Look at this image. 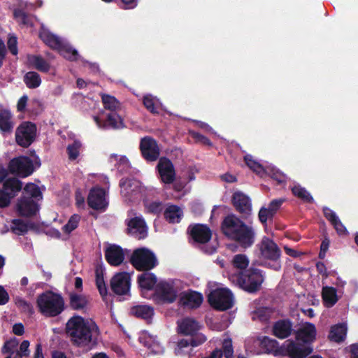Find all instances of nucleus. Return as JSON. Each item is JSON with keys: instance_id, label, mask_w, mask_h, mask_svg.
I'll use <instances>...</instances> for the list:
<instances>
[{"instance_id": "13", "label": "nucleus", "mask_w": 358, "mask_h": 358, "mask_svg": "<svg viewBox=\"0 0 358 358\" xmlns=\"http://www.w3.org/2000/svg\"><path fill=\"white\" fill-rule=\"evenodd\" d=\"M140 150L143 157L147 162H155L159 159L160 149L155 139L150 136L141 138L140 142Z\"/></svg>"}, {"instance_id": "61", "label": "nucleus", "mask_w": 358, "mask_h": 358, "mask_svg": "<svg viewBox=\"0 0 358 358\" xmlns=\"http://www.w3.org/2000/svg\"><path fill=\"white\" fill-rule=\"evenodd\" d=\"M190 341L191 346L196 347L203 344L206 341V337L203 334L196 332L194 336H191Z\"/></svg>"}, {"instance_id": "60", "label": "nucleus", "mask_w": 358, "mask_h": 358, "mask_svg": "<svg viewBox=\"0 0 358 358\" xmlns=\"http://www.w3.org/2000/svg\"><path fill=\"white\" fill-rule=\"evenodd\" d=\"M143 105L147 108L148 110H149L152 114H157L158 110H157V108L155 107V104L154 102V100L150 96H144L143 100Z\"/></svg>"}, {"instance_id": "49", "label": "nucleus", "mask_w": 358, "mask_h": 358, "mask_svg": "<svg viewBox=\"0 0 358 358\" xmlns=\"http://www.w3.org/2000/svg\"><path fill=\"white\" fill-rule=\"evenodd\" d=\"M233 266L239 269H245L249 264V259L244 254H238L234 255L232 260Z\"/></svg>"}, {"instance_id": "10", "label": "nucleus", "mask_w": 358, "mask_h": 358, "mask_svg": "<svg viewBox=\"0 0 358 358\" xmlns=\"http://www.w3.org/2000/svg\"><path fill=\"white\" fill-rule=\"evenodd\" d=\"M313 352V348L293 340H287L282 345L281 355L289 358H306Z\"/></svg>"}, {"instance_id": "21", "label": "nucleus", "mask_w": 358, "mask_h": 358, "mask_svg": "<svg viewBox=\"0 0 358 358\" xmlns=\"http://www.w3.org/2000/svg\"><path fill=\"white\" fill-rule=\"evenodd\" d=\"M231 202L236 210L240 214L248 215L252 211L250 199L241 192L233 194Z\"/></svg>"}, {"instance_id": "39", "label": "nucleus", "mask_w": 358, "mask_h": 358, "mask_svg": "<svg viewBox=\"0 0 358 358\" xmlns=\"http://www.w3.org/2000/svg\"><path fill=\"white\" fill-rule=\"evenodd\" d=\"M24 82L28 88L35 89L40 86L41 79L38 73L35 71H29L24 75Z\"/></svg>"}, {"instance_id": "12", "label": "nucleus", "mask_w": 358, "mask_h": 358, "mask_svg": "<svg viewBox=\"0 0 358 358\" xmlns=\"http://www.w3.org/2000/svg\"><path fill=\"white\" fill-rule=\"evenodd\" d=\"M131 287V275L127 272L115 274L110 280L111 290L117 295L129 294Z\"/></svg>"}, {"instance_id": "36", "label": "nucleus", "mask_w": 358, "mask_h": 358, "mask_svg": "<svg viewBox=\"0 0 358 358\" xmlns=\"http://www.w3.org/2000/svg\"><path fill=\"white\" fill-rule=\"evenodd\" d=\"M165 219L170 223H178L182 217V211L178 206L176 205L169 206L164 213Z\"/></svg>"}, {"instance_id": "59", "label": "nucleus", "mask_w": 358, "mask_h": 358, "mask_svg": "<svg viewBox=\"0 0 358 358\" xmlns=\"http://www.w3.org/2000/svg\"><path fill=\"white\" fill-rule=\"evenodd\" d=\"M284 201L285 199H273L269 203L266 208L275 216Z\"/></svg>"}, {"instance_id": "19", "label": "nucleus", "mask_w": 358, "mask_h": 358, "mask_svg": "<svg viewBox=\"0 0 358 358\" xmlns=\"http://www.w3.org/2000/svg\"><path fill=\"white\" fill-rule=\"evenodd\" d=\"M87 203L92 209L105 210L108 204L105 189L99 187L92 188L87 197Z\"/></svg>"}, {"instance_id": "31", "label": "nucleus", "mask_w": 358, "mask_h": 358, "mask_svg": "<svg viewBox=\"0 0 358 358\" xmlns=\"http://www.w3.org/2000/svg\"><path fill=\"white\" fill-rule=\"evenodd\" d=\"M157 281L156 275L148 271H144V273L139 275L137 278L139 287L146 290L152 289L155 286L157 285Z\"/></svg>"}, {"instance_id": "14", "label": "nucleus", "mask_w": 358, "mask_h": 358, "mask_svg": "<svg viewBox=\"0 0 358 358\" xmlns=\"http://www.w3.org/2000/svg\"><path fill=\"white\" fill-rule=\"evenodd\" d=\"M126 233L137 239H143L147 236V225L142 217H134L125 220Z\"/></svg>"}, {"instance_id": "64", "label": "nucleus", "mask_w": 358, "mask_h": 358, "mask_svg": "<svg viewBox=\"0 0 358 358\" xmlns=\"http://www.w3.org/2000/svg\"><path fill=\"white\" fill-rule=\"evenodd\" d=\"M129 168V160L125 157H122L120 159V163L117 168L118 171L121 173H123L124 172H127Z\"/></svg>"}, {"instance_id": "43", "label": "nucleus", "mask_w": 358, "mask_h": 358, "mask_svg": "<svg viewBox=\"0 0 358 358\" xmlns=\"http://www.w3.org/2000/svg\"><path fill=\"white\" fill-rule=\"evenodd\" d=\"M10 231L17 235L24 234L28 231V225L21 219H13L11 221Z\"/></svg>"}, {"instance_id": "25", "label": "nucleus", "mask_w": 358, "mask_h": 358, "mask_svg": "<svg viewBox=\"0 0 358 358\" xmlns=\"http://www.w3.org/2000/svg\"><path fill=\"white\" fill-rule=\"evenodd\" d=\"M120 187L122 195L129 199L136 195L140 189L139 182L131 178H122L120 181Z\"/></svg>"}, {"instance_id": "38", "label": "nucleus", "mask_w": 358, "mask_h": 358, "mask_svg": "<svg viewBox=\"0 0 358 358\" xmlns=\"http://www.w3.org/2000/svg\"><path fill=\"white\" fill-rule=\"evenodd\" d=\"M26 197H31L32 199L36 201L42 200L43 194L40 187L34 183H28L24 187V194Z\"/></svg>"}, {"instance_id": "46", "label": "nucleus", "mask_w": 358, "mask_h": 358, "mask_svg": "<svg viewBox=\"0 0 358 358\" xmlns=\"http://www.w3.org/2000/svg\"><path fill=\"white\" fill-rule=\"evenodd\" d=\"M273 311L271 308L261 307L255 311V316L262 322H267L270 320Z\"/></svg>"}, {"instance_id": "35", "label": "nucleus", "mask_w": 358, "mask_h": 358, "mask_svg": "<svg viewBox=\"0 0 358 358\" xmlns=\"http://www.w3.org/2000/svg\"><path fill=\"white\" fill-rule=\"evenodd\" d=\"M28 62L34 69L47 73L50 69V64L41 55H30L28 57Z\"/></svg>"}, {"instance_id": "23", "label": "nucleus", "mask_w": 358, "mask_h": 358, "mask_svg": "<svg viewBox=\"0 0 358 358\" xmlns=\"http://www.w3.org/2000/svg\"><path fill=\"white\" fill-rule=\"evenodd\" d=\"M104 252L106 260L111 266H120L124 260V252L120 245H109Z\"/></svg>"}, {"instance_id": "37", "label": "nucleus", "mask_w": 358, "mask_h": 358, "mask_svg": "<svg viewBox=\"0 0 358 358\" xmlns=\"http://www.w3.org/2000/svg\"><path fill=\"white\" fill-rule=\"evenodd\" d=\"M291 190L296 197L300 199L303 201L308 203H313L314 202L313 197L305 187H303L299 185H295L292 187Z\"/></svg>"}, {"instance_id": "33", "label": "nucleus", "mask_w": 358, "mask_h": 358, "mask_svg": "<svg viewBox=\"0 0 358 358\" xmlns=\"http://www.w3.org/2000/svg\"><path fill=\"white\" fill-rule=\"evenodd\" d=\"M13 115L9 110H0V130L6 134L12 132L14 123L12 121Z\"/></svg>"}, {"instance_id": "5", "label": "nucleus", "mask_w": 358, "mask_h": 358, "mask_svg": "<svg viewBox=\"0 0 358 358\" xmlns=\"http://www.w3.org/2000/svg\"><path fill=\"white\" fill-rule=\"evenodd\" d=\"M130 262L136 270L141 271H149L158 264L155 253L145 248L134 250Z\"/></svg>"}, {"instance_id": "4", "label": "nucleus", "mask_w": 358, "mask_h": 358, "mask_svg": "<svg viewBox=\"0 0 358 358\" xmlns=\"http://www.w3.org/2000/svg\"><path fill=\"white\" fill-rule=\"evenodd\" d=\"M232 280L248 293H255L261 288L264 278L262 271L258 268H250L238 274L231 276Z\"/></svg>"}, {"instance_id": "52", "label": "nucleus", "mask_w": 358, "mask_h": 358, "mask_svg": "<svg viewBox=\"0 0 358 358\" xmlns=\"http://www.w3.org/2000/svg\"><path fill=\"white\" fill-rule=\"evenodd\" d=\"M191 346V341L190 338H182L178 341L177 348L175 349V354L176 355H184L187 351L185 350V348Z\"/></svg>"}, {"instance_id": "62", "label": "nucleus", "mask_w": 358, "mask_h": 358, "mask_svg": "<svg viewBox=\"0 0 358 358\" xmlns=\"http://www.w3.org/2000/svg\"><path fill=\"white\" fill-rule=\"evenodd\" d=\"M11 196L4 190L0 189V208L8 206L10 203Z\"/></svg>"}, {"instance_id": "41", "label": "nucleus", "mask_w": 358, "mask_h": 358, "mask_svg": "<svg viewBox=\"0 0 358 358\" xmlns=\"http://www.w3.org/2000/svg\"><path fill=\"white\" fill-rule=\"evenodd\" d=\"M106 123V127L109 126L113 129L124 127L123 119L116 112H110L107 115Z\"/></svg>"}, {"instance_id": "17", "label": "nucleus", "mask_w": 358, "mask_h": 358, "mask_svg": "<svg viewBox=\"0 0 358 358\" xmlns=\"http://www.w3.org/2000/svg\"><path fill=\"white\" fill-rule=\"evenodd\" d=\"M187 234L197 243L206 244L212 238V231L209 227L203 224H192L187 228Z\"/></svg>"}, {"instance_id": "26", "label": "nucleus", "mask_w": 358, "mask_h": 358, "mask_svg": "<svg viewBox=\"0 0 358 358\" xmlns=\"http://www.w3.org/2000/svg\"><path fill=\"white\" fill-rule=\"evenodd\" d=\"M259 347L267 354H273L275 356L281 355L282 345L279 346V343L274 338L264 336L258 338Z\"/></svg>"}, {"instance_id": "51", "label": "nucleus", "mask_w": 358, "mask_h": 358, "mask_svg": "<svg viewBox=\"0 0 358 358\" xmlns=\"http://www.w3.org/2000/svg\"><path fill=\"white\" fill-rule=\"evenodd\" d=\"M244 161L246 164V165L252 169L254 172L256 173H260L262 172L264 169L262 164H260L259 162H256L252 156L250 155H247L244 157Z\"/></svg>"}, {"instance_id": "63", "label": "nucleus", "mask_w": 358, "mask_h": 358, "mask_svg": "<svg viewBox=\"0 0 358 358\" xmlns=\"http://www.w3.org/2000/svg\"><path fill=\"white\" fill-rule=\"evenodd\" d=\"M322 211L324 216L331 224L338 219V217L336 215V214L331 208L327 206L323 208Z\"/></svg>"}, {"instance_id": "53", "label": "nucleus", "mask_w": 358, "mask_h": 358, "mask_svg": "<svg viewBox=\"0 0 358 358\" xmlns=\"http://www.w3.org/2000/svg\"><path fill=\"white\" fill-rule=\"evenodd\" d=\"M222 355L225 358H233L234 357V349L232 346V341L231 339H224L222 343Z\"/></svg>"}, {"instance_id": "9", "label": "nucleus", "mask_w": 358, "mask_h": 358, "mask_svg": "<svg viewBox=\"0 0 358 358\" xmlns=\"http://www.w3.org/2000/svg\"><path fill=\"white\" fill-rule=\"evenodd\" d=\"M8 172L20 178L31 176L34 171L33 161L27 156H19L12 159L8 166Z\"/></svg>"}, {"instance_id": "55", "label": "nucleus", "mask_w": 358, "mask_h": 358, "mask_svg": "<svg viewBox=\"0 0 358 358\" xmlns=\"http://www.w3.org/2000/svg\"><path fill=\"white\" fill-rule=\"evenodd\" d=\"M18 342L16 340L7 341L4 343L2 348L3 353H8L11 355H15L14 350L17 346Z\"/></svg>"}, {"instance_id": "40", "label": "nucleus", "mask_w": 358, "mask_h": 358, "mask_svg": "<svg viewBox=\"0 0 358 358\" xmlns=\"http://www.w3.org/2000/svg\"><path fill=\"white\" fill-rule=\"evenodd\" d=\"M57 50L66 59L70 61H76L78 59L79 55L78 51L71 45L62 43V47L58 48Z\"/></svg>"}, {"instance_id": "30", "label": "nucleus", "mask_w": 358, "mask_h": 358, "mask_svg": "<svg viewBox=\"0 0 358 358\" xmlns=\"http://www.w3.org/2000/svg\"><path fill=\"white\" fill-rule=\"evenodd\" d=\"M199 329V323L191 318H185L178 324V332L185 336H194Z\"/></svg>"}, {"instance_id": "8", "label": "nucleus", "mask_w": 358, "mask_h": 358, "mask_svg": "<svg viewBox=\"0 0 358 358\" xmlns=\"http://www.w3.org/2000/svg\"><path fill=\"white\" fill-rule=\"evenodd\" d=\"M208 301L215 310L224 311L233 306L234 297L229 289H217L208 294Z\"/></svg>"}, {"instance_id": "32", "label": "nucleus", "mask_w": 358, "mask_h": 358, "mask_svg": "<svg viewBox=\"0 0 358 358\" xmlns=\"http://www.w3.org/2000/svg\"><path fill=\"white\" fill-rule=\"evenodd\" d=\"M322 298L325 307H333L338 301L337 289L334 287H324L322 291Z\"/></svg>"}, {"instance_id": "24", "label": "nucleus", "mask_w": 358, "mask_h": 358, "mask_svg": "<svg viewBox=\"0 0 358 358\" xmlns=\"http://www.w3.org/2000/svg\"><path fill=\"white\" fill-rule=\"evenodd\" d=\"M89 303L87 296L75 292L69 293V304L72 310L85 313L88 309Z\"/></svg>"}, {"instance_id": "1", "label": "nucleus", "mask_w": 358, "mask_h": 358, "mask_svg": "<svg viewBox=\"0 0 358 358\" xmlns=\"http://www.w3.org/2000/svg\"><path fill=\"white\" fill-rule=\"evenodd\" d=\"M66 334L73 345L90 351L97 345L99 329L92 320L74 315L66 324Z\"/></svg>"}, {"instance_id": "18", "label": "nucleus", "mask_w": 358, "mask_h": 358, "mask_svg": "<svg viewBox=\"0 0 358 358\" xmlns=\"http://www.w3.org/2000/svg\"><path fill=\"white\" fill-rule=\"evenodd\" d=\"M294 323L289 318L275 321L271 328V334L278 339L283 340L294 334Z\"/></svg>"}, {"instance_id": "50", "label": "nucleus", "mask_w": 358, "mask_h": 358, "mask_svg": "<svg viewBox=\"0 0 358 358\" xmlns=\"http://www.w3.org/2000/svg\"><path fill=\"white\" fill-rule=\"evenodd\" d=\"M96 285L101 296H107V287L104 282L103 274L102 271H96Z\"/></svg>"}, {"instance_id": "11", "label": "nucleus", "mask_w": 358, "mask_h": 358, "mask_svg": "<svg viewBox=\"0 0 358 358\" xmlns=\"http://www.w3.org/2000/svg\"><path fill=\"white\" fill-rule=\"evenodd\" d=\"M160 181L166 185L173 184L176 178V172L173 162L166 157L159 159L156 166Z\"/></svg>"}, {"instance_id": "47", "label": "nucleus", "mask_w": 358, "mask_h": 358, "mask_svg": "<svg viewBox=\"0 0 358 358\" xmlns=\"http://www.w3.org/2000/svg\"><path fill=\"white\" fill-rule=\"evenodd\" d=\"M81 146L82 144L78 140H75L72 144L67 146L66 150L70 160H75L78 158Z\"/></svg>"}, {"instance_id": "22", "label": "nucleus", "mask_w": 358, "mask_h": 358, "mask_svg": "<svg viewBox=\"0 0 358 358\" xmlns=\"http://www.w3.org/2000/svg\"><path fill=\"white\" fill-rule=\"evenodd\" d=\"M155 291L160 300L164 303H173L177 298V291L172 284L167 282H159L156 285Z\"/></svg>"}, {"instance_id": "16", "label": "nucleus", "mask_w": 358, "mask_h": 358, "mask_svg": "<svg viewBox=\"0 0 358 358\" xmlns=\"http://www.w3.org/2000/svg\"><path fill=\"white\" fill-rule=\"evenodd\" d=\"M294 335L296 341L299 343L301 342L305 345L312 344L316 341L317 329L315 325L306 322L296 330H294Z\"/></svg>"}, {"instance_id": "45", "label": "nucleus", "mask_w": 358, "mask_h": 358, "mask_svg": "<svg viewBox=\"0 0 358 358\" xmlns=\"http://www.w3.org/2000/svg\"><path fill=\"white\" fill-rule=\"evenodd\" d=\"M80 216L78 214H74L68 220L67 223L62 227V231L66 234H71L75 230L79 224Z\"/></svg>"}, {"instance_id": "54", "label": "nucleus", "mask_w": 358, "mask_h": 358, "mask_svg": "<svg viewBox=\"0 0 358 358\" xmlns=\"http://www.w3.org/2000/svg\"><path fill=\"white\" fill-rule=\"evenodd\" d=\"M190 134L192 138L196 143H199L204 145H212V142L210 141V140L208 137L201 134L200 133L196 131H190Z\"/></svg>"}, {"instance_id": "2", "label": "nucleus", "mask_w": 358, "mask_h": 358, "mask_svg": "<svg viewBox=\"0 0 358 358\" xmlns=\"http://www.w3.org/2000/svg\"><path fill=\"white\" fill-rule=\"evenodd\" d=\"M221 230L225 236L236 241L245 249L250 248L255 243L254 229L234 215H228L224 218Z\"/></svg>"}, {"instance_id": "3", "label": "nucleus", "mask_w": 358, "mask_h": 358, "mask_svg": "<svg viewBox=\"0 0 358 358\" xmlns=\"http://www.w3.org/2000/svg\"><path fill=\"white\" fill-rule=\"evenodd\" d=\"M36 303L39 313L46 317H57L65 310L64 297L51 290L38 294Z\"/></svg>"}, {"instance_id": "56", "label": "nucleus", "mask_w": 358, "mask_h": 358, "mask_svg": "<svg viewBox=\"0 0 358 358\" xmlns=\"http://www.w3.org/2000/svg\"><path fill=\"white\" fill-rule=\"evenodd\" d=\"M29 342L27 340L23 341L20 345V350L15 352V358H22L29 356Z\"/></svg>"}, {"instance_id": "15", "label": "nucleus", "mask_w": 358, "mask_h": 358, "mask_svg": "<svg viewBox=\"0 0 358 358\" xmlns=\"http://www.w3.org/2000/svg\"><path fill=\"white\" fill-rule=\"evenodd\" d=\"M39 208L40 206L36 201L25 195H22L16 204L17 214L21 217H31L37 214Z\"/></svg>"}, {"instance_id": "7", "label": "nucleus", "mask_w": 358, "mask_h": 358, "mask_svg": "<svg viewBox=\"0 0 358 358\" xmlns=\"http://www.w3.org/2000/svg\"><path fill=\"white\" fill-rule=\"evenodd\" d=\"M36 134V124L30 121H24L16 128L15 134L16 143L27 148L35 141Z\"/></svg>"}, {"instance_id": "44", "label": "nucleus", "mask_w": 358, "mask_h": 358, "mask_svg": "<svg viewBox=\"0 0 358 358\" xmlns=\"http://www.w3.org/2000/svg\"><path fill=\"white\" fill-rule=\"evenodd\" d=\"M101 99L103 107L106 109L111 110V112H115L114 110L120 106V102L113 96L103 94Z\"/></svg>"}, {"instance_id": "28", "label": "nucleus", "mask_w": 358, "mask_h": 358, "mask_svg": "<svg viewBox=\"0 0 358 358\" xmlns=\"http://www.w3.org/2000/svg\"><path fill=\"white\" fill-rule=\"evenodd\" d=\"M39 38L50 48L58 50L62 47V41L61 39L49 30L42 29L39 32Z\"/></svg>"}, {"instance_id": "27", "label": "nucleus", "mask_w": 358, "mask_h": 358, "mask_svg": "<svg viewBox=\"0 0 358 358\" xmlns=\"http://www.w3.org/2000/svg\"><path fill=\"white\" fill-rule=\"evenodd\" d=\"M131 314L136 317L145 320L150 324L154 315V308L148 305H137L131 308Z\"/></svg>"}, {"instance_id": "6", "label": "nucleus", "mask_w": 358, "mask_h": 358, "mask_svg": "<svg viewBox=\"0 0 358 358\" xmlns=\"http://www.w3.org/2000/svg\"><path fill=\"white\" fill-rule=\"evenodd\" d=\"M259 248L262 256L273 262L272 264H268V266L275 271L280 270L281 264L279 259L281 252L277 244L271 238L264 236L259 244Z\"/></svg>"}, {"instance_id": "42", "label": "nucleus", "mask_w": 358, "mask_h": 358, "mask_svg": "<svg viewBox=\"0 0 358 358\" xmlns=\"http://www.w3.org/2000/svg\"><path fill=\"white\" fill-rule=\"evenodd\" d=\"M15 304L22 313L29 317L32 316L35 313L33 305L30 302L22 298H17L15 299Z\"/></svg>"}, {"instance_id": "58", "label": "nucleus", "mask_w": 358, "mask_h": 358, "mask_svg": "<svg viewBox=\"0 0 358 358\" xmlns=\"http://www.w3.org/2000/svg\"><path fill=\"white\" fill-rule=\"evenodd\" d=\"M7 45L9 51L13 55H17L18 53L17 49V39L14 35H10L7 41Z\"/></svg>"}, {"instance_id": "29", "label": "nucleus", "mask_w": 358, "mask_h": 358, "mask_svg": "<svg viewBox=\"0 0 358 358\" xmlns=\"http://www.w3.org/2000/svg\"><path fill=\"white\" fill-rule=\"evenodd\" d=\"M3 190H4L11 199L17 196L22 189V182L16 178H10L5 179L3 182Z\"/></svg>"}, {"instance_id": "57", "label": "nucleus", "mask_w": 358, "mask_h": 358, "mask_svg": "<svg viewBox=\"0 0 358 358\" xmlns=\"http://www.w3.org/2000/svg\"><path fill=\"white\" fill-rule=\"evenodd\" d=\"M259 220L263 224L266 225L268 220H272L273 215L266 207H262L259 211Z\"/></svg>"}, {"instance_id": "48", "label": "nucleus", "mask_w": 358, "mask_h": 358, "mask_svg": "<svg viewBox=\"0 0 358 358\" xmlns=\"http://www.w3.org/2000/svg\"><path fill=\"white\" fill-rule=\"evenodd\" d=\"M14 17L24 25L32 26L33 23L31 17L22 9H15L13 11Z\"/></svg>"}, {"instance_id": "20", "label": "nucleus", "mask_w": 358, "mask_h": 358, "mask_svg": "<svg viewBox=\"0 0 358 358\" xmlns=\"http://www.w3.org/2000/svg\"><path fill=\"white\" fill-rule=\"evenodd\" d=\"M203 301V295L196 291L187 290L181 294L180 303L183 308L196 309Z\"/></svg>"}, {"instance_id": "34", "label": "nucleus", "mask_w": 358, "mask_h": 358, "mask_svg": "<svg viewBox=\"0 0 358 358\" xmlns=\"http://www.w3.org/2000/svg\"><path fill=\"white\" fill-rule=\"evenodd\" d=\"M347 334V327L345 324H338L331 327L328 338L336 343L343 342Z\"/></svg>"}]
</instances>
